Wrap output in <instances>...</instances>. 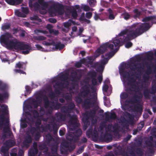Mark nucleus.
Masks as SVG:
<instances>
[{
    "label": "nucleus",
    "mask_w": 156,
    "mask_h": 156,
    "mask_svg": "<svg viewBox=\"0 0 156 156\" xmlns=\"http://www.w3.org/2000/svg\"><path fill=\"white\" fill-rule=\"evenodd\" d=\"M53 46H55V49L56 50H61L62 49L65 47V45L62 44L60 42H58L55 44L54 42V44H53Z\"/></svg>",
    "instance_id": "25"
},
{
    "label": "nucleus",
    "mask_w": 156,
    "mask_h": 156,
    "mask_svg": "<svg viewBox=\"0 0 156 156\" xmlns=\"http://www.w3.org/2000/svg\"><path fill=\"white\" fill-rule=\"evenodd\" d=\"M96 126H95L93 131L92 128L89 129L86 133L87 137L88 138L91 137L92 140L94 142H98V130L96 129Z\"/></svg>",
    "instance_id": "9"
},
{
    "label": "nucleus",
    "mask_w": 156,
    "mask_h": 156,
    "mask_svg": "<svg viewBox=\"0 0 156 156\" xmlns=\"http://www.w3.org/2000/svg\"><path fill=\"white\" fill-rule=\"evenodd\" d=\"M72 21L70 20H69V21L65 22L63 23V25L64 27L66 28H68L70 27L71 25V22H72Z\"/></svg>",
    "instance_id": "62"
},
{
    "label": "nucleus",
    "mask_w": 156,
    "mask_h": 156,
    "mask_svg": "<svg viewBox=\"0 0 156 156\" xmlns=\"http://www.w3.org/2000/svg\"><path fill=\"white\" fill-rule=\"evenodd\" d=\"M33 38L34 40L37 41H43L45 40L46 39V37L42 36H34Z\"/></svg>",
    "instance_id": "48"
},
{
    "label": "nucleus",
    "mask_w": 156,
    "mask_h": 156,
    "mask_svg": "<svg viewBox=\"0 0 156 156\" xmlns=\"http://www.w3.org/2000/svg\"><path fill=\"white\" fill-rule=\"evenodd\" d=\"M82 133L80 129H78L74 133H71L66 137L67 140L71 142L76 143L79 140V137L81 136Z\"/></svg>",
    "instance_id": "8"
},
{
    "label": "nucleus",
    "mask_w": 156,
    "mask_h": 156,
    "mask_svg": "<svg viewBox=\"0 0 156 156\" xmlns=\"http://www.w3.org/2000/svg\"><path fill=\"white\" fill-rule=\"evenodd\" d=\"M7 85L4 83L0 82V90L3 91H5L7 88Z\"/></svg>",
    "instance_id": "43"
},
{
    "label": "nucleus",
    "mask_w": 156,
    "mask_h": 156,
    "mask_svg": "<svg viewBox=\"0 0 156 156\" xmlns=\"http://www.w3.org/2000/svg\"><path fill=\"white\" fill-rule=\"evenodd\" d=\"M62 114L60 112H57L55 114L57 120L58 121H65L66 120L67 117V114L64 113Z\"/></svg>",
    "instance_id": "17"
},
{
    "label": "nucleus",
    "mask_w": 156,
    "mask_h": 156,
    "mask_svg": "<svg viewBox=\"0 0 156 156\" xmlns=\"http://www.w3.org/2000/svg\"><path fill=\"white\" fill-rule=\"evenodd\" d=\"M90 118L87 115L84 114L82 118V121L84 123H88L90 124Z\"/></svg>",
    "instance_id": "30"
},
{
    "label": "nucleus",
    "mask_w": 156,
    "mask_h": 156,
    "mask_svg": "<svg viewBox=\"0 0 156 156\" xmlns=\"http://www.w3.org/2000/svg\"><path fill=\"white\" fill-rule=\"evenodd\" d=\"M124 115L126 117H128L129 119V120H128L126 119L125 118H124L122 120V122L124 123V126L128 127L129 123L132 124L133 122V119H132L133 118L132 116L129 113L127 112H126L124 113Z\"/></svg>",
    "instance_id": "14"
},
{
    "label": "nucleus",
    "mask_w": 156,
    "mask_h": 156,
    "mask_svg": "<svg viewBox=\"0 0 156 156\" xmlns=\"http://www.w3.org/2000/svg\"><path fill=\"white\" fill-rule=\"evenodd\" d=\"M16 15L19 17H25L26 16V15L24 14L22 12H20L19 10H16L15 11Z\"/></svg>",
    "instance_id": "53"
},
{
    "label": "nucleus",
    "mask_w": 156,
    "mask_h": 156,
    "mask_svg": "<svg viewBox=\"0 0 156 156\" xmlns=\"http://www.w3.org/2000/svg\"><path fill=\"white\" fill-rule=\"evenodd\" d=\"M150 140L145 141L146 144L149 147H154L156 148V140H154L153 137L151 136L149 137Z\"/></svg>",
    "instance_id": "21"
},
{
    "label": "nucleus",
    "mask_w": 156,
    "mask_h": 156,
    "mask_svg": "<svg viewBox=\"0 0 156 156\" xmlns=\"http://www.w3.org/2000/svg\"><path fill=\"white\" fill-rule=\"evenodd\" d=\"M26 67V64L24 62H19L17 63L15 66V68L19 69L22 68L25 69Z\"/></svg>",
    "instance_id": "29"
},
{
    "label": "nucleus",
    "mask_w": 156,
    "mask_h": 156,
    "mask_svg": "<svg viewBox=\"0 0 156 156\" xmlns=\"http://www.w3.org/2000/svg\"><path fill=\"white\" fill-rule=\"evenodd\" d=\"M32 139L31 135L28 134L25 137L23 142V147L27 148H28L30 146V144L32 143Z\"/></svg>",
    "instance_id": "15"
},
{
    "label": "nucleus",
    "mask_w": 156,
    "mask_h": 156,
    "mask_svg": "<svg viewBox=\"0 0 156 156\" xmlns=\"http://www.w3.org/2000/svg\"><path fill=\"white\" fill-rule=\"evenodd\" d=\"M27 121L25 119L23 120L21 124V127L23 128H26L27 126Z\"/></svg>",
    "instance_id": "64"
},
{
    "label": "nucleus",
    "mask_w": 156,
    "mask_h": 156,
    "mask_svg": "<svg viewBox=\"0 0 156 156\" xmlns=\"http://www.w3.org/2000/svg\"><path fill=\"white\" fill-rule=\"evenodd\" d=\"M77 72L76 71H73L71 72L70 77L71 78V81L72 82H75L76 81L77 77Z\"/></svg>",
    "instance_id": "28"
},
{
    "label": "nucleus",
    "mask_w": 156,
    "mask_h": 156,
    "mask_svg": "<svg viewBox=\"0 0 156 156\" xmlns=\"http://www.w3.org/2000/svg\"><path fill=\"white\" fill-rule=\"evenodd\" d=\"M9 4L11 5H16L21 4L22 0H5Z\"/></svg>",
    "instance_id": "24"
},
{
    "label": "nucleus",
    "mask_w": 156,
    "mask_h": 156,
    "mask_svg": "<svg viewBox=\"0 0 156 156\" xmlns=\"http://www.w3.org/2000/svg\"><path fill=\"white\" fill-rule=\"evenodd\" d=\"M119 72L120 75H122L124 78H127L128 81L127 83V85L130 86V87L128 89L127 91L136 92L138 88L136 84V79L133 77L130 76L129 72L125 71L124 67H122L120 69Z\"/></svg>",
    "instance_id": "5"
},
{
    "label": "nucleus",
    "mask_w": 156,
    "mask_h": 156,
    "mask_svg": "<svg viewBox=\"0 0 156 156\" xmlns=\"http://www.w3.org/2000/svg\"><path fill=\"white\" fill-rule=\"evenodd\" d=\"M6 146L5 147L2 146L1 148V151L5 155V156H8L9 155L8 153L7 152L8 149Z\"/></svg>",
    "instance_id": "47"
},
{
    "label": "nucleus",
    "mask_w": 156,
    "mask_h": 156,
    "mask_svg": "<svg viewBox=\"0 0 156 156\" xmlns=\"http://www.w3.org/2000/svg\"><path fill=\"white\" fill-rule=\"evenodd\" d=\"M34 118H36L39 117V114L38 112L36 110H33L31 111Z\"/></svg>",
    "instance_id": "58"
},
{
    "label": "nucleus",
    "mask_w": 156,
    "mask_h": 156,
    "mask_svg": "<svg viewBox=\"0 0 156 156\" xmlns=\"http://www.w3.org/2000/svg\"><path fill=\"white\" fill-rule=\"evenodd\" d=\"M150 27L148 23H135L129 29L122 31L119 35L123 37L122 40V42H126L141 35L149 30Z\"/></svg>",
    "instance_id": "2"
},
{
    "label": "nucleus",
    "mask_w": 156,
    "mask_h": 156,
    "mask_svg": "<svg viewBox=\"0 0 156 156\" xmlns=\"http://www.w3.org/2000/svg\"><path fill=\"white\" fill-rule=\"evenodd\" d=\"M64 7L61 4H54L49 9V11L51 13H60L63 10Z\"/></svg>",
    "instance_id": "12"
},
{
    "label": "nucleus",
    "mask_w": 156,
    "mask_h": 156,
    "mask_svg": "<svg viewBox=\"0 0 156 156\" xmlns=\"http://www.w3.org/2000/svg\"><path fill=\"white\" fill-rule=\"evenodd\" d=\"M15 142L11 140H6L4 143V144L8 147H12L15 145Z\"/></svg>",
    "instance_id": "27"
},
{
    "label": "nucleus",
    "mask_w": 156,
    "mask_h": 156,
    "mask_svg": "<svg viewBox=\"0 0 156 156\" xmlns=\"http://www.w3.org/2000/svg\"><path fill=\"white\" fill-rule=\"evenodd\" d=\"M120 41L118 39L114 40L112 43L106 42L102 44L98 48V57L101 54H103L106 51L108 48L113 50L114 46L117 47L114 50L106 53L105 57L104 55L101 56L102 59L98 62V83H101L103 80L102 73L105 67V66L108 63L109 60L108 58L112 57L119 49V44Z\"/></svg>",
    "instance_id": "1"
},
{
    "label": "nucleus",
    "mask_w": 156,
    "mask_h": 156,
    "mask_svg": "<svg viewBox=\"0 0 156 156\" xmlns=\"http://www.w3.org/2000/svg\"><path fill=\"white\" fill-rule=\"evenodd\" d=\"M143 95L140 92L139 95L135 94L133 98L130 101L131 103H140Z\"/></svg>",
    "instance_id": "16"
},
{
    "label": "nucleus",
    "mask_w": 156,
    "mask_h": 156,
    "mask_svg": "<svg viewBox=\"0 0 156 156\" xmlns=\"http://www.w3.org/2000/svg\"><path fill=\"white\" fill-rule=\"evenodd\" d=\"M53 26L51 24H48L46 26V28L49 30L50 34H52L54 31V29H52Z\"/></svg>",
    "instance_id": "60"
},
{
    "label": "nucleus",
    "mask_w": 156,
    "mask_h": 156,
    "mask_svg": "<svg viewBox=\"0 0 156 156\" xmlns=\"http://www.w3.org/2000/svg\"><path fill=\"white\" fill-rule=\"evenodd\" d=\"M87 60V62L88 64H89L91 66L95 68L98 66V62H96L94 63H93V62L94 60V58L92 56H88Z\"/></svg>",
    "instance_id": "20"
},
{
    "label": "nucleus",
    "mask_w": 156,
    "mask_h": 156,
    "mask_svg": "<svg viewBox=\"0 0 156 156\" xmlns=\"http://www.w3.org/2000/svg\"><path fill=\"white\" fill-rule=\"evenodd\" d=\"M41 128L42 129L43 131H46V129H48L50 131L53 130L54 134H55L57 133L58 129L57 124L53 122H51L50 124H48L45 127L42 125Z\"/></svg>",
    "instance_id": "10"
},
{
    "label": "nucleus",
    "mask_w": 156,
    "mask_h": 156,
    "mask_svg": "<svg viewBox=\"0 0 156 156\" xmlns=\"http://www.w3.org/2000/svg\"><path fill=\"white\" fill-rule=\"evenodd\" d=\"M146 65H147V69L146 72V73L147 74L149 75L151 73L152 70L150 66L148 65L147 64V63L146 64Z\"/></svg>",
    "instance_id": "61"
},
{
    "label": "nucleus",
    "mask_w": 156,
    "mask_h": 156,
    "mask_svg": "<svg viewBox=\"0 0 156 156\" xmlns=\"http://www.w3.org/2000/svg\"><path fill=\"white\" fill-rule=\"evenodd\" d=\"M128 94L126 92H122L120 94V98L122 99H125L128 98Z\"/></svg>",
    "instance_id": "63"
},
{
    "label": "nucleus",
    "mask_w": 156,
    "mask_h": 156,
    "mask_svg": "<svg viewBox=\"0 0 156 156\" xmlns=\"http://www.w3.org/2000/svg\"><path fill=\"white\" fill-rule=\"evenodd\" d=\"M1 107L2 108L1 111L2 114L0 115V127H2L4 124V122L5 119V115L7 113V110L8 109V107L6 105H2Z\"/></svg>",
    "instance_id": "13"
},
{
    "label": "nucleus",
    "mask_w": 156,
    "mask_h": 156,
    "mask_svg": "<svg viewBox=\"0 0 156 156\" xmlns=\"http://www.w3.org/2000/svg\"><path fill=\"white\" fill-rule=\"evenodd\" d=\"M105 119L107 121L110 119L115 120L116 119L117 115L114 112L111 113H105Z\"/></svg>",
    "instance_id": "19"
},
{
    "label": "nucleus",
    "mask_w": 156,
    "mask_h": 156,
    "mask_svg": "<svg viewBox=\"0 0 156 156\" xmlns=\"http://www.w3.org/2000/svg\"><path fill=\"white\" fill-rule=\"evenodd\" d=\"M96 112L95 110H91L87 111L85 113V115H87L90 119L94 118Z\"/></svg>",
    "instance_id": "33"
},
{
    "label": "nucleus",
    "mask_w": 156,
    "mask_h": 156,
    "mask_svg": "<svg viewBox=\"0 0 156 156\" xmlns=\"http://www.w3.org/2000/svg\"><path fill=\"white\" fill-rule=\"evenodd\" d=\"M34 32L36 34H37L39 33H42L45 34H47L48 33V32L46 30H42L38 29L35 30H34Z\"/></svg>",
    "instance_id": "54"
},
{
    "label": "nucleus",
    "mask_w": 156,
    "mask_h": 156,
    "mask_svg": "<svg viewBox=\"0 0 156 156\" xmlns=\"http://www.w3.org/2000/svg\"><path fill=\"white\" fill-rule=\"evenodd\" d=\"M153 18L152 16L146 17L143 19L142 21L144 22H147L150 21L151 22V20Z\"/></svg>",
    "instance_id": "57"
},
{
    "label": "nucleus",
    "mask_w": 156,
    "mask_h": 156,
    "mask_svg": "<svg viewBox=\"0 0 156 156\" xmlns=\"http://www.w3.org/2000/svg\"><path fill=\"white\" fill-rule=\"evenodd\" d=\"M103 99L104 100V102L105 105L107 107L109 106L110 104L109 98H108L106 96H104Z\"/></svg>",
    "instance_id": "46"
},
{
    "label": "nucleus",
    "mask_w": 156,
    "mask_h": 156,
    "mask_svg": "<svg viewBox=\"0 0 156 156\" xmlns=\"http://www.w3.org/2000/svg\"><path fill=\"white\" fill-rule=\"evenodd\" d=\"M150 147L148 148L147 151L145 152V155L147 156H152V155L149 154H153L154 151L152 148L153 147Z\"/></svg>",
    "instance_id": "40"
},
{
    "label": "nucleus",
    "mask_w": 156,
    "mask_h": 156,
    "mask_svg": "<svg viewBox=\"0 0 156 156\" xmlns=\"http://www.w3.org/2000/svg\"><path fill=\"white\" fill-rule=\"evenodd\" d=\"M156 93V84L153 85L150 90L148 88L145 89L143 91V94L145 98L150 99L151 95L150 94H154Z\"/></svg>",
    "instance_id": "11"
},
{
    "label": "nucleus",
    "mask_w": 156,
    "mask_h": 156,
    "mask_svg": "<svg viewBox=\"0 0 156 156\" xmlns=\"http://www.w3.org/2000/svg\"><path fill=\"white\" fill-rule=\"evenodd\" d=\"M134 151L135 152L138 156H142L144 154L143 150L141 148H137Z\"/></svg>",
    "instance_id": "37"
},
{
    "label": "nucleus",
    "mask_w": 156,
    "mask_h": 156,
    "mask_svg": "<svg viewBox=\"0 0 156 156\" xmlns=\"http://www.w3.org/2000/svg\"><path fill=\"white\" fill-rule=\"evenodd\" d=\"M137 104L134 106V109L135 112H141L143 110L142 106L139 103Z\"/></svg>",
    "instance_id": "34"
},
{
    "label": "nucleus",
    "mask_w": 156,
    "mask_h": 156,
    "mask_svg": "<svg viewBox=\"0 0 156 156\" xmlns=\"http://www.w3.org/2000/svg\"><path fill=\"white\" fill-rule=\"evenodd\" d=\"M142 68L141 66H137L136 67V65L135 64L133 66L130 68V69L133 71H135L136 69H137V71L138 72H140V69Z\"/></svg>",
    "instance_id": "52"
},
{
    "label": "nucleus",
    "mask_w": 156,
    "mask_h": 156,
    "mask_svg": "<svg viewBox=\"0 0 156 156\" xmlns=\"http://www.w3.org/2000/svg\"><path fill=\"white\" fill-rule=\"evenodd\" d=\"M108 11L109 13V19L111 20L114 19L115 18V16L113 14V12L112 10L110 8H109L108 9Z\"/></svg>",
    "instance_id": "45"
},
{
    "label": "nucleus",
    "mask_w": 156,
    "mask_h": 156,
    "mask_svg": "<svg viewBox=\"0 0 156 156\" xmlns=\"http://www.w3.org/2000/svg\"><path fill=\"white\" fill-rule=\"evenodd\" d=\"M123 16L124 18L126 20H128L131 17L130 15L127 12H124L123 14Z\"/></svg>",
    "instance_id": "59"
},
{
    "label": "nucleus",
    "mask_w": 156,
    "mask_h": 156,
    "mask_svg": "<svg viewBox=\"0 0 156 156\" xmlns=\"http://www.w3.org/2000/svg\"><path fill=\"white\" fill-rule=\"evenodd\" d=\"M112 129H114V131H113V132H115L116 130V129L115 126H113L112 124H109L108 125L107 128H106V131L111 132L112 131L111 130Z\"/></svg>",
    "instance_id": "39"
},
{
    "label": "nucleus",
    "mask_w": 156,
    "mask_h": 156,
    "mask_svg": "<svg viewBox=\"0 0 156 156\" xmlns=\"http://www.w3.org/2000/svg\"><path fill=\"white\" fill-rule=\"evenodd\" d=\"M38 152V149L31 148L29 151L28 155L29 156H35Z\"/></svg>",
    "instance_id": "31"
},
{
    "label": "nucleus",
    "mask_w": 156,
    "mask_h": 156,
    "mask_svg": "<svg viewBox=\"0 0 156 156\" xmlns=\"http://www.w3.org/2000/svg\"><path fill=\"white\" fill-rule=\"evenodd\" d=\"M30 19L31 20H37L40 22L41 21V20L37 15H34L33 16H30Z\"/></svg>",
    "instance_id": "55"
},
{
    "label": "nucleus",
    "mask_w": 156,
    "mask_h": 156,
    "mask_svg": "<svg viewBox=\"0 0 156 156\" xmlns=\"http://www.w3.org/2000/svg\"><path fill=\"white\" fill-rule=\"evenodd\" d=\"M90 91V90H84L80 93L81 94V95H82L83 97H86L89 94Z\"/></svg>",
    "instance_id": "49"
},
{
    "label": "nucleus",
    "mask_w": 156,
    "mask_h": 156,
    "mask_svg": "<svg viewBox=\"0 0 156 156\" xmlns=\"http://www.w3.org/2000/svg\"><path fill=\"white\" fill-rule=\"evenodd\" d=\"M58 146L57 145H54L52 147L51 150L53 154H56L57 153Z\"/></svg>",
    "instance_id": "51"
},
{
    "label": "nucleus",
    "mask_w": 156,
    "mask_h": 156,
    "mask_svg": "<svg viewBox=\"0 0 156 156\" xmlns=\"http://www.w3.org/2000/svg\"><path fill=\"white\" fill-rule=\"evenodd\" d=\"M96 74V73L93 71H90L87 73L88 76L90 77L92 79L95 78Z\"/></svg>",
    "instance_id": "50"
},
{
    "label": "nucleus",
    "mask_w": 156,
    "mask_h": 156,
    "mask_svg": "<svg viewBox=\"0 0 156 156\" xmlns=\"http://www.w3.org/2000/svg\"><path fill=\"white\" fill-rule=\"evenodd\" d=\"M103 140L107 142H111L112 140V135L110 133L106 131L102 137Z\"/></svg>",
    "instance_id": "22"
},
{
    "label": "nucleus",
    "mask_w": 156,
    "mask_h": 156,
    "mask_svg": "<svg viewBox=\"0 0 156 156\" xmlns=\"http://www.w3.org/2000/svg\"><path fill=\"white\" fill-rule=\"evenodd\" d=\"M40 103V101H38V100L34 99H33L32 100V105L34 106V108L35 109L37 108Z\"/></svg>",
    "instance_id": "38"
},
{
    "label": "nucleus",
    "mask_w": 156,
    "mask_h": 156,
    "mask_svg": "<svg viewBox=\"0 0 156 156\" xmlns=\"http://www.w3.org/2000/svg\"><path fill=\"white\" fill-rule=\"evenodd\" d=\"M11 34L6 32L2 35L0 38L1 43L5 44L8 49H14L15 50H23L22 53L24 55L28 54L31 50V47L28 44H25L23 42L16 40H10L12 38Z\"/></svg>",
    "instance_id": "3"
},
{
    "label": "nucleus",
    "mask_w": 156,
    "mask_h": 156,
    "mask_svg": "<svg viewBox=\"0 0 156 156\" xmlns=\"http://www.w3.org/2000/svg\"><path fill=\"white\" fill-rule=\"evenodd\" d=\"M94 103V102L90 98L86 99L82 104V107L86 109L89 108L91 105Z\"/></svg>",
    "instance_id": "18"
},
{
    "label": "nucleus",
    "mask_w": 156,
    "mask_h": 156,
    "mask_svg": "<svg viewBox=\"0 0 156 156\" xmlns=\"http://www.w3.org/2000/svg\"><path fill=\"white\" fill-rule=\"evenodd\" d=\"M133 11L135 14L133 16V17L134 18L136 19L137 18H139L141 14V12L138 9H135Z\"/></svg>",
    "instance_id": "36"
},
{
    "label": "nucleus",
    "mask_w": 156,
    "mask_h": 156,
    "mask_svg": "<svg viewBox=\"0 0 156 156\" xmlns=\"http://www.w3.org/2000/svg\"><path fill=\"white\" fill-rule=\"evenodd\" d=\"M83 97L80 93L78 94V95L75 97V101L76 103L79 104H81L83 102V99L81 97Z\"/></svg>",
    "instance_id": "35"
},
{
    "label": "nucleus",
    "mask_w": 156,
    "mask_h": 156,
    "mask_svg": "<svg viewBox=\"0 0 156 156\" xmlns=\"http://www.w3.org/2000/svg\"><path fill=\"white\" fill-rule=\"evenodd\" d=\"M5 126L4 127L3 129V132L4 133H7L9 136H11L12 132L11 131L10 129L8 126L9 121L7 120H6Z\"/></svg>",
    "instance_id": "23"
},
{
    "label": "nucleus",
    "mask_w": 156,
    "mask_h": 156,
    "mask_svg": "<svg viewBox=\"0 0 156 156\" xmlns=\"http://www.w3.org/2000/svg\"><path fill=\"white\" fill-rule=\"evenodd\" d=\"M25 88L26 90L25 92V96L28 95L31 93L32 89L30 86L26 85L25 86Z\"/></svg>",
    "instance_id": "42"
},
{
    "label": "nucleus",
    "mask_w": 156,
    "mask_h": 156,
    "mask_svg": "<svg viewBox=\"0 0 156 156\" xmlns=\"http://www.w3.org/2000/svg\"><path fill=\"white\" fill-rule=\"evenodd\" d=\"M11 25L9 23L5 24L2 26V29L3 30H9L10 28Z\"/></svg>",
    "instance_id": "56"
},
{
    "label": "nucleus",
    "mask_w": 156,
    "mask_h": 156,
    "mask_svg": "<svg viewBox=\"0 0 156 156\" xmlns=\"http://www.w3.org/2000/svg\"><path fill=\"white\" fill-rule=\"evenodd\" d=\"M44 106L47 109L46 113L48 114L51 115L53 110H58L61 108L62 105L60 103H57L55 105H52L50 106V101L49 100L48 97L45 95L43 97Z\"/></svg>",
    "instance_id": "7"
},
{
    "label": "nucleus",
    "mask_w": 156,
    "mask_h": 156,
    "mask_svg": "<svg viewBox=\"0 0 156 156\" xmlns=\"http://www.w3.org/2000/svg\"><path fill=\"white\" fill-rule=\"evenodd\" d=\"M75 105L73 102L69 103L67 106H63L60 109L62 113L67 114V117L69 118V122L70 125L76 128L78 127L79 124L77 122V116L76 115H71V113L75 108Z\"/></svg>",
    "instance_id": "4"
},
{
    "label": "nucleus",
    "mask_w": 156,
    "mask_h": 156,
    "mask_svg": "<svg viewBox=\"0 0 156 156\" xmlns=\"http://www.w3.org/2000/svg\"><path fill=\"white\" fill-rule=\"evenodd\" d=\"M69 74L67 73H65L61 74L59 76L60 79L65 82H58L55 83V85L58 86V87L56 88L55 87V94H60L61 91L63 89L68 86L69 85V82L68 81V79Z\"/></svg>",
    "instance_id": "6"
},
{
    "label": "nucleus",
    "mask_w": 156,
    "mask_h": 156,
    "mask_svg": "<svg viewBox=\"0 0 156 156\" xmlns=\"http://www.w3.org/2000/svg\"><path fill=\"white\" fill-rule=\"evenodd\" d=\"M108 88V86L107 84H104L102 87L103 91V92L107 93L106 95L107 96H110L111 94V92H107Z\"/></svg>",
    "instance_id": "41"
},
{
    "label": "nucleus",
    "mask_w": 156,
    "mask_h": 156,
    "mask_svg": "<svg viewBox=\"0 0 156 156\" xmlns=\"http://www.w3.org/2000/svg\"><path fill=\"white\" fill-rule=\"evenodd\" d=\"M135 152V151L131 150L129 151V154L130 155H129L125 151L123 152L122 154V155L123 156H136Z\"/></svg>",
    "instance_id": "32"
},
{
    "label": "nucleus",
    "mask_w": 156,
    "mask_h": 156,
    "mask_svg": "<svg viewBox=\"0 0 156 156\" xmlns=\"http://www.w3.org/2000/svg\"><path fill=\"white\" fill-rule=\"evenodd\" d=\"M8 96V94L6 92L2 94L0 93V101H3L5 98Z\"/></svg>",
    "instance_id": "44"
},
{
    "label": "nucleus",
    "mask_w": 156,
    "mask_h": 156,
    "mask_svg": "<svg viewBox=\"0 0 156 156\" xmlns=\"http://www.w3.org/2000/svg\"><path fill=\"white\" fill-rule=\"evenodd\" d=\"M38 3L42 6V10H44L48 7V3L45 2L44 0H38Z\"/></svg>",
    "instance_id": "26"
}]
</instances>
